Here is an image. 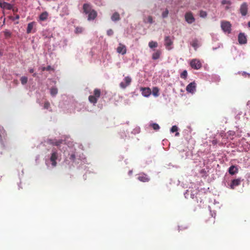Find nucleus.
Masks as SVG:
<instances>
[{"label":"nucleus","instance_id":"15","mask_svg":"<svg viewBox=\"0 0 250 250\" xmlns=\"http://www.w3.org/2000/svg\"><path fill=\"white\" fill-rule=\"evenodd\" d=\"M63 142L62 140H49L48 141V143L53 146H59L62 144Z\"/></svg>","mask_w":250,"mask_h":250},{"label":"nucleus","instance_id":"1","mask_svg":"<svg viewBox=\"0 0 250 250\" xmlns=\"http://www.w3.org/2000/svg\"><path fill=\"white\" fill-rule=\"evenodd\" d=\"M94 95H90L88 100L91 103L95 104L97 103L98 99L100 98L101 94L100 89L96 88L94 90Z\"/></svg>","mask_w":250,"mask_h":250},{"label":"nucleus","instance_id":"19","mask_svg":"<svg viewBox=\"0 0 250 250\" xmlns=\"http://www.w3.org/2000/svg\"><path fill=\"white\" fill-rule=\"evenodd\" d=\"M173 43V41L171 40L169 36H166L165 38V45L167 47L171 46Z\"/></svg>","mask_w":250,"mask_h":250},{"label":"nucleus","instance_id":"51","mask_svg":"<svg viewBox=\"0 0 250 250\" xmlns=\"http://www.w3.org/2000/svg\"><path fill=\"white\" fill-rule=\"evenodd\" d=\"M5 23V19L4 20V21H3V24Z\"/></svg>","mask_w":250,"mask_h":250},{"label":"nucleus","instance_id":"21","mask_svg":"<svg viewBox=\"0 0 250 250\" xmlns=\"http://www.w3.org/2000/svg\"><path fill=\"white\" fill-rule=\"evenodd\" d=\"M112 21H118L120 19V15L118 12H115L113 13L111 18Z\"/></svg>","mask_w":250,"mask_h":250},{"label":"nucleus","instance_id":"29","mask_svg":"<svg viewBox=\"0 0 250 250\" xmlns=\"http://www.w3.org/2000/svg\"><path fill=\"white\" fill-rule=\"evenodd\" d=\"M191 45L195 49H196L197 47L198 46V41L197 40H193L191 43Z\"/></svg>","mask_w":250,"mask_h":250},{"label":"nucleus","instance_id":"23","mask_svg":"<svg viewBox=\"0 0 250 250\" xmlns=\"http://www.w3.org/2000/svg\"><path fill=\"white\" fill-rule=\"evenodd\" d=\"M215 219L214 217H210L208 220H206V223L208 226H211L215 223Z\"/></svg>","mask_w":250,"mask_h":250},{"label":"nucleus","instance_id":"44","mask_svg":"<svg viewBox=\"0 0 250 250\" xmlns=\"http://www.w3.org/2000/svg\"><path fill=\"white\" fill-rule=\"evenodd\" d=\"M34 69H33V68H30V69H29V72L30 73H33V72H34Z\"/></svg>","mask_w":250,"mask_h":250},{"label":"nucleus","instance_id":"3","mask_svg":"<svg viewBox=\"0 0 250 250\" xmlns=\"http://www.w3.org/2000/svg\"><path fill=\"white\" fill-rule=\"evenodd\" d=\"M132 79L129 76L125 77L124 79V82H122L120 83V86L122 89L125 88L127 86L129 85L131 83Z\"/></svg>","mask_w":250,"mask_h":250},{"label":"nucleus","instance_id":"48","mask_svg":"<svg viewBox=\"0 0 250 250\" xmlns=\"http://www.w3.org/2000/svg\"><path fill=\"white\" fill-rule=\"evenodd\" d=\"M248 26L250 27V21L248 22Z\"/></svg>","mask_w":250,"mask_h":250},{"label":"nucleus","instance_id":"13","mask_svg":"<svg viewBox=\"0 0 250 250\" xmlns=\"http://www.w3.org/2000/svg\"><path fill=\"white\" fill-rule=\"evenodd\" d=\"M240 11L242 16H246L248 12V5L244 2L240 7Z\"/></svg>","mask_w":250,"mask_h":250},{"label":"nucleus","instance_id":"24","mask_svg":"<svg viewBox=\"0 0 250 250\" xmlns=\"http://www.w3.org/2000/svg\"><path fill=\"white\" fill-rule=\"evenodd\" d=\"M34 23L33 22H30L28 24L26 32L29 34L31 32L33 28Z\"/></svg>","mask_w":250,"mask_h":250},{"label":"nucleus","instance_id":"12","mask_svg":"<svg viewBox=\"0 0 250 250\" xmlns=\"http://www.w3.org/2000/svg\"><path fill=\"white\" fill-rule=\"evenodd\" d=\"M238 40L239 43L241 44H245L247 42L246 36L245 35L244 33H240L239 34Z\"/></svg>","mask_w":250,"mask_h":250},{"label":"nucleus","instance_id":"17","mask_svg":"<svg viewBox=\"0 0 250 250\" xmlns=\"http://www.w3.org/2000/svg\"><path fill=\"white\" fill-rule=\"evenodd\" d=\"M238 169L235 166H231L229 169V172L230 175H234L238 173Z\"/></svg>","mask_w":250,"mask_h":250},{"label":"nucleus","instance_id":"7","mask_svg":"<svg viewBox=\"0 0 250 250\" xmlns=\"http://www.w3.org/2000/svg\"><path fill=\"white\" fill-rule=\"evenodd\" d=\"M137 179L138 180L142 182H148L150 180L148 176L144 173H140L138 175Z\"/></svg>","mask_w":250,"mask_h":250},{"label":"nucleus","instance_id":"49","mask_svg":"<svg viewBox=\"0 0 250 250\" xmlns=\"http://www.w3.org/2000/svg\"><path fill=\"white\" fill-rule=\"evenodd\" d=\"M33 77H36V73L33 74Z\"/></svg>","mask_w":250,"mask_h":250},{"label":"nucleus","instance_id":"25","mask_svg":"<svg viewBox=\"0 0 250 250\" xmlns=\"http://www.w3.org/2000/svg\"><path fill=\"white\" fill-rule=\"evenodd\" d=\"M148 46L151 48L157 47L158 46V43L156 42L151 41L148 43Z\"/></svg>","mask_w":250,"mask_h":250},{"label":"nucleus","instance_id":"40","mask_svg":"<svg viewBox=\"0 0 250 250\" xmlns=\"http://www.w3.org/2000/svg\"><path fill=\"white\" fill-rule=\"evenodd\" d=\"M107 34L108 36H111L113 34V31L112 29H110L107 31Z\"/></svg>","mask_w":250,"mask_h":250},{"label":"nucleus","instance_id":"18","mask_svg":"<svg viewBox=\"0 0 250 250\" xmlns=\"http://www.w3.org/2000/svg\"><path fill=\"white\" fill-rule=\"evenodd\" d=\"M83 10L84 13L87 14L90 12L92 9H91L90 5L89 4L84 3L83 5Z\"/></svg>","mask_w":250,"mask_h":250},{"label":"nucleus","instance_id":"20","mask_svg":"<svg viewBox=\"0 0 250 250\" xmlns=\"http://www.w3.org/2000/svg\"><path fill=\"white\" fill-rule=\"evenodd\" d=\"M161 54H162V52L161 50H156V52L152 54V59L156 60L159 59Z\"/></svg>","mask_w":250,"mask_h":250},{"label":"nucleus","instance_id":"41","mask_svg":"<svg viewBox=\"0 0 250 250\" xmlns=\"http://www.w3.org/2000/svg\"><path fill=\"white\" fill-rule=\"evenodd\" d=\"M147 22L150 23H152L153 22V18L151 16H149L147 17Z\"/></svg>","mask_w":250,"mask_h":250},{"label":"nucleus","instance_id":"47","mask_svg":"<svg viewBox=\"0 0 250 250\" xmlns=\"http://www.w3.org/2000/svg\"><path fill=\"white\" fill-rule=\"evenodd\" d=\"M229 6H227L226 7V10H228V9H229Z\"/></svg>","mask_w":250,"mask_h":250},{"label":"nucleus","instance_id":"26","mask_svg":"<svg viewBox=\"0 0 250 250\" xmlns=\"http://www.w3.org/2000/svg\"><path fill=\"white\" fill-rule=\"evenodd\" d=\"M159 88L157 87H154L152 89V94L155 96L157 97L159 96Z\"/></svg>","mask_w":250,"mask_h":250},{"label":"nucleus","instance_id":"11","mask_svg":"<svg viewBox=\"0 0 250 250\" xmlns=\"http://www.w3.org/2000/svg\"><path fill=\"white\" fill-rule=\"evenodd\" d=\"M117 52L118 53L125 55L126 53V48L125 45L119 43V46L117 48Z\"/></svg>","mask_w":250,"mask_h":250},{"label":"nucleus","instance_id":"4","mask_svg":"<svg viewBox=\"0 0 250 250\" xmlns=\"http://www.w3.org/2000/svg\"><path fill=\"white\" fill-rule=\"evenodd\" d=\"M190 66L194 69H199L202 67V64L199 60L193 59L190 62Z\"/></svg>","mask_w":250,"mask_h":250},{"label":"nucleus","instance_id":"27","mask_svg":"<svg viewBox=\"0 0 250 250\" xmlns=\"http://www.w3.org/2000/svg\"><path fill=\"white\" fill-rule=\"evenodd\" d=\"M58 93V89L56 88L52 87L50 89V94L52 96H55Z\"/></svg>","mask_w":250,"mask_h":250},{"label":"nucleus","instance_id":"36","mask_svg":"<svg viewBox=\"0 0 250 250\" xmlns=\"http://www.w3.org/2000/svg\"><path fill=\"white\" fill-rule=\"evenodd\" d=\"M177 131H178V127L176 125H173L171 128L170 131L172 133L177 132Z\"/></svg>","mask_w":250,"mask_h":250},{"label":"nucleus","instance_id":"22","mask_svg":"<svg viewBox=\"0 0 250 250\" xmlns=\"http://www.w3.org/2000/svg\"><path fill=\"white\" fill-rule=\"evenodd\" d=\"M48 16V14L47 12H42L40 15V20L42 21H44L47 20Z\"/></svg>","mask_w":250,"mask_h":250},{"label":"nucleus","instance_id":"50","mask_svg":"<svg viewBox=\"0 0 250 250\" xmlns=\"http://www.w3.org/2000/svg\"><path fill=\"white\" fill-rule=\"evenodd\" d=\"M2 55V53L1 52H0V56H1Z\"/></svg>","mask_w":250,"mask_h":250},{"label":"nucleus","instance_id":"9","mask_svg":"<svg viewBox=\"0 0 250 250\" xmlns=\"http://www.w3.org/2000/svg\"><path fill=\"white\" fill-rule=\"evenodd\" d=\"M140 90L142 94L146 97L149 96L151 93V89L149 87H141Z\"/></svg>","mask_w":250,"mask_h":250},{"label":"nucleus","instance_id":"28","mask_svg":"<svg viewBox=\"0 0 250 250\" xmlns=\"http://www.w3.org/2000/svg\"><path fill=\"white\" fill-rule=\"evenodd\" d=\"M28 79L26 77L22 76L21 78V82L22 84H25L27 83Z\"/></svg>","mask_w":250,"mask_h":250},{"label":"nucleus","instance_id":"10","mask_svg":"<svg viewBox=\"0 0 250 250\" xmlns=\"http://www.w3.org/2000/svg\"><path fill=\"white\" fill-rule=\"evenodd\" d=\"M0 8H2V9H6L7 10L13 9V10L14 11V9H13L12 5H11V4H10L9 3L6 2L1 1L0 0Z\"/></svg>","mask_w":250,"mask_h":250},{"label":"nucleus","instance_id":"45","mask_svg":"<svg viewBox=\"0 0 250 250\" xmlns=\"http://www.w3.org/2000/svg\"><path fill=\"white\" fill-rule=\"evenodd\" d=\"M175 136H179V133L177 132L176 133V134H175Z\"/></svg>","mask_w":250,"mask_h":250},{"label":"nucleus","instance_id":"31","mask_svg":"<svg viewBox=\"0 0 250 250\" xmlns=\"http://www.w3.org/2000/svg\"><path fill=\"white\" fill-rule=\"evenodd\" d=\"M188 76V72L187 70H184L183 71V72L181 74V78L182 79H186Z\"/></svg>","mask_w":250,"mask_h":250},{"label":"nucleus","instance_id":"5","mask_svg":"<svg viewBox=\"0 0 250 250\" xmlns=\"http://www.w3.org/2000/svg\"><path fill=\"white\" fill-rule=\"evenodd\" d=\"M185 17L186 21L189 24H191L195 21V18L190 12L186 13Z\"/></svg>","mask_w":250,"mask_h":250},{"label":"nucleus","instance_id":"46","mask_svg":"<svg viewBox=\"0 0 250 250\" xmlns=\"http://www.w3.org/2000/svg\"><path fill=\"white\" fill-rule=\"evenodd\" d=\"M20 18V16L19 15H17L16 17V19H19Z\"/></svg>","mask_w":250,"mask_h":250},{"label":"nucleus","instance_id":"16","mask_svg":"<svg viewBox=\"0 0 250 250\" xmlns=\"http://www.w3.org/2000/svg\"><path fill=\"white\" fill-rule=\"evenodd\" d=\"M240 184V180L239 179H234L231 181L230 185L231 189H234L236 186H239Z\"/></svg>","mask_w":250,"mask_h":250},{"label":"nucleus","instance_id":"52","mask_svg":"<svg viewBox=\"0 0 250 250\" xmlns=\"http://www.w3.org/2000/svg\"><path fill=\"white\" fill-rule=\"evenodd\" d=\"M131 172H132V171H129V173H131Z\"/></svg>","mask_w":250,"mask_h":250},{"label":"nucleus","instance_id":"14","mask_svg":"<svg viewBox=\"0 0 250 250\" xmlns=\"http://www.w3.org/2000/svg\"><path fill=\"white\" fill-rule=\"evenodd\" d=\"M97 12L95 10H92V11L88 13V20H93L97 17Z\"/></svg>","mask_w":250,"mask_h":250},{"label":"nucleus","instance_id":"33","mask_svg":"<svg viewBox=\"0 0 250 250\" xmlns=\"http://www.w3.org/2000/svg\"><path fill=\"white\" fill-rule=\"evenodd\" d=\"M83 31V28L81 27H77L75 28V33L77 34L81 33Z\"/></svg>","mask_w":250,"mask_h":250},{"label":"nucleus","instance_id":"35","mask_svg":"<svg viewBox=\"0 0 250 250\" xmlns=\"http://www.w3.org/2000/svg\"><path fill=\"white\" fill-rule=\"evenodd\" d=\"M50 104L49 102L46 101L44 103L43 107L44 109H48L50 107Z\"/></svg>","mask_w":250,"mask_h":250},{"label":"nucleus","instance_id":"34","mask_svg":"<svg viewBox=\"0 0 250 250\" xmlns=\"http://www.w3.org/2000/svg\"><path fill=\"white\" fill-rule=\"evenodd\" d=\"M207 16V13L206 11H201L200 12V16L202 18H206Z\"/></svg>","mask_w":250,"mask_h":250},{"label":"nucleus","instance_id":"6","mask_svg":"<svg viewBox=\"0 0 250 250\" xmlns=\"http://www.w3.org/2000/svg\"><path fill=\"white\" fill-rule=\"evenodd\" d=\"M58 159V153L56 151H53L50 157V161L51 162L52 166L55 167L57 166L56 160Z\"/></svg>","mask_w":250,"mask_h":250},{"label":"nucleus","instance_id":"2","mask_svg":"<svg viewBox=\"0 0 250 250\" xmlns=\"http://www.w3.org/2000/svg\"><path fill=\"white\" fill-rule=\"evenodd\" d=\"M221 27L224 32L229 34L231 31V24L230 22L226 21H221Z\"/></svg>","mask_w":250,"mask_h":250},{"label":"nucleus","instance_id":"8","mask_svg":"<svg viewBox=\"0 0 250 250\" xmlns=\"http://www.w3.org/2000/svg\"><path fill=\"white\" fill-rule=\"evenodd\" d=\"M196 89V83L193 82L189 83L186 87V90L188 92L193 93L195 92Z\"/></svg>","mask_w":250,"mask_h":250},{"label":"nucleus","instance_id":"30","mask_svg":"<svg viewBox=\"0 0 250 250\" xmlns=\"http://www.w3.org/2000/svg\"><path fill=\"white\" fill-rule=\"evenodd\" d=\"M150 125L155 130H158L160 128L159 125L156 123L152 124Z\"/></svg>","mask_w":250,"mask_h":250},{"label":"nucleus","instance_id":"37","mask_svg":"<svg viewBox=\"0 0 250 250\" xmlns=\"http://www.w3.org/2000/svg\"><path fill=\"white\" fill-rule=\"evenodd\" d=\"M4 34L6 37H10L11 35V33L7 30L4 31Z\"/></svg>","mask_w":250,"mask_h":250},{"label":"nucleus","instance_id":"43","mask_svg":"<svg viewBox=\"0 0 250 250\" xmlns=\"http://www.w3.org/2000/svg\"><path fill=\"white\" fill-rule=\"evenodd\" d=\"M218 143V141L217 139H214L212 141V144L213 145H215Z\"/></svg>","mask_w":250,"mask_h":250},{"label":"nucleus","instance_id":"39","mask_svg":"<svg viewBox=\"0 0 250 250\" xmlns=\"http://www.w3.org/2000/svg\"><path fill=\"white\" fill-rule=\"evenodd\" d=\"M222 4L225 5L226 4H228L229 5L231 4V2L229 0H223L221 2Z\"/></svg>","mask_w":250,"mask_h":250},{"label":"nucleus","instance_id":"32","mask_svg":"<svg viewBox=\"0 0 250 250\" xmlns=\"http://www.w3.org/2000/svg\"><path fill=\"white\" fill-rule=\"evenodd\" d=\"M168 10L167 9H166L163 13H162V16L163 18H167V16H168Z\"/></svg>","mask_w":250,"mask_h":250},{"label":"nucleus","instance_id":"38","mask_svg":"<svg viewBox=\"0 0 250 250\" xmlns=\"http://www.w3.org/2000/svg\"><path fill=\"white\" fill-rule=\"evenodd\" d=\"M51 69H52V68H51V66H50V65H48L47 67H43L42 68V71H44L45 70L50 71Z\"/></svg>","mask_w":250,"mask_h":250},{"label":"nucleus","instance_id":"42","mask_svg":"<svg viewBox=\"0 0 250 250\" xmlns=\"http://www.w3.org/2000/svg\"><path fill=\"white\" fill-rule=\"evenodd\" d=\"M69 158L72 160H74L75 159V155L74 154H71Z\"/></svg>","mask_w":250,"mask_h":250}]
</instances>
